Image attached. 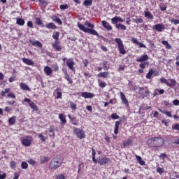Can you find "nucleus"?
Segmentation results:
<instances>
[{"label": "nucleus", "instance_id": "f257e3e1", "mask_svg": "<svg viewBox=\"0 0 179 179\" xmlns=\"http://www.w3.org/2000/svg\"><path fill=\"white\" fill-rule=\"evenodd\" d=\"M78 27L82 31H84V33H89V34H92V36H96V37L100 38V35L99 34V33L96 32V30L93 29H94V24H90L89 21H86L84 23V25L78 22Z\"/></svg>", "mask_w": 179, "mask_h": 179}, {"label": "nucleus", "instance_id": "f03ea898", "mask_svg": "<svg viewBox=\"0 0 179 179\" xmlns=\"http://www.w3.org/2000/svg\"><path fill=\"white\" fill-rule=\"evenodd\" d=\"M164 145V140L157 137H152L149 143V146L152 148H160Z\"/></svg>", "mask_w": 179, "mask_h": 179}, {"label": "nucleus", "instance_id": "7ed1b4c3", "mask_svg": "<svg viewBox=\"0 0 179 179\" xmlns=\"http://www.w3.org/2000/svg\"><path fill=\"white\" fill-rule=\"evenodd\" d=\"M61 164H62V159H61V156L57 155L51 160L49 167L50 170H57Z\"/></svg>", "mask_w": 179, "mask_h": 179}, {"label": "nucleus", "instance_id": "20e7f679", "mask_svg": "<svg viewBox=\"0 0 179 179\" xmlns=\"http://www.w3.org/2000/svg\"><path fill=\"white\" fill-rule=\"evenodd\" d=\"M115 41L117 44L119 52L120 54H122V55H125L127 53V50H125V48H124V44L122 43V41H121L120 38H117L115 39Z\"/></svg>", "mask_w": 179, "mask_h": 179}, {"label": "nucleus", "instance_id": "39448f33", "mask_svg": "<svg viewBox=\"0 0 179 179\" xmlns=\"http://www.w3.org/2000/svg\"><path fill=\"white\" fill-rule=\"evenodd\" d=\"M74 134L79 138V139H84V138H86V134H85V131L80 130L78 128H75L73 129Z\"/></svg>", "mask_w": 179, "mask_h": 179}, {"label": "nucleus", "instance_id": "423d86ee", "mask_svg": "<svg viewBox=\"0 0 179 179\" xmlns=\"http://www.w3.org/2000/svg\"><path fill=\"white\" fill-rule=\"evenodd\" d=\"M31 141H33V137L31 136H27L25 138L22 140V144L23 146L29 147L31 145Z\"/></svg>", "mask_w": 179, "mask_h": 179}, {"label": "nucleus", "instance_id": "0eeeda50", "mask_svg": "<svg viewBox=\"0 0 179 179\" xmlns=\"http://www.w3.org/2000/svg\"><path fill=\"white\" fill-rule=\"evenodd\" d=\"M66 65H67L68 68H69V69H71V71H73V72H75L76 69L73 66L75 65V62H73V59H67Z\"/></svg>", "mask_w": 179, "mask_h": 179}, {"label": "nucleus", "instance_id": "6e6552de", "mask_svg": "<svg viewBox=\"0 0 179 179\" xmlns=\"http://www.w3.org/2000/svg\"><path fill=\"white\" fill-rule=\"evenodd\" d=\"M111 22L113 23V24H115L116 26L117 24V23L118 22H120V23L124 22V20H122L121 17L115 16L111 19Z\"/></svg>", "mask_w": 179, "mask_h": 179}, {"label": "nucleus", "instance_id": "1a4fd4ad", "mask_svg": "<svg viewBox=\"0 0 179 179\" xmlns=\"http://www.w3.org/2000/svg\"><path fill=\"white\" fill-rule=\"evenodd\" d=\"M81 96L84 97V99H93V97H94V94L90 92H83Z\"/></svg>", "mask_w": 179, "mask_h": 179}, {"label": "nucleus", "instance_id": "9d476101", "mask_svg": "<svg viewBox=\"0 0 179 179\" xmlns=\"http://www.w3.org/2000/svg\"><path fill=\"white\" fill-rule=\"evenodd\" d=\"M110 162V159L108 158H101L98 160V163L99 164H100L101 166H103L104 164H107V163H108Z\"/></svg>", "mask_w": 179, "mask_h": 179}, {"label": "nucleus", "instance_id": "9b49d317", "mask_svg": "<svg viewBox=\"0 0 179 179\" xmlns=\"http://www.w3.org/2000/svg\"><path fill=\"white\" fill-rule=\"evenodd\" d=\"M102 26L107 30H113V27L107 21H101Z\"/></svg>", "mask_w": 179, "mask_h": 179}, {"label": "nucleus", "instance_id": "f8f14e48", "mask_svg": "<svg viewBox=\"0 0 179 179\" xmlns=\"http://www.w3.org/2000/svg\"><path fill=\"white\" fill-rule=\"evenodd\" d=\"M53 48H55V51H61L62 50V47L59 45V41H55L52 44Z\"/></svg>", "mask_w": 179, "mask_h": 179}, {"label": "nucleus", "instance_id": "ddd939ff", "mask_svg": "<svg viewBox=\"0 0 179 179\" xmlns=\"http://www.w3.org/2000/svg\"><path fill=\"white\" fill-rule=\"evenodd\" d=\"M44 72L47 76H50V75H52V69L48 66H46L44 68Z\"/></svg>", "mask_w": 179, "mask_h": 179}, {"label": "nucleus", "instance_id": "4468645a", "mask_svg": "<svg viewBox=\"0 0 179 179\" xmlns=\"http://www.w3.org/2000/svg\"><path fill=\"white\" fill-rule=\"evenodd\" d=\"M149 59V56L148 55H143L141 57L140 59H137V62H145V61H148Z\"/></svg>", "mask_w": 179, "mask_h": 179}, {"label": "nucleus", "instance_id": "2eb2a0df", "mask_svg": "<svg viewBox=\"0 0 179 179\" xmlns=\"http://www.w3.org/2000/svg\"><path fill=\"white\" fill-rule=\"evenodd\" d=\"M22 62L24 64H27V65H34V62H33L31 59L27 58H22Z\"/></svg>", "mask_w": 179, "mask_h": 179}, {"label": "nucleus", "instance_id": "dca6fc26", "mask_svg": "<svg viewBox=\"0 0 179 179\" xmlns=\"http://www.w3.org/2000/svg\"><path fill=\"white\" fill-rule=\"evenodd\" d=\"M120 97H121V100H122V103L126 105H128V100L125 97V95L124 94L123 92H120Z\"/></svg>", "mask_w": 179, "mask_h": 179}, {"label": "nucleus", "instance_id": "f3484780", "mask_svg": "<svg viewBox=\"0 0 179 179\" xmlns=\"http://www.w3.org/2000/svg\"><path fill=\"white\" fill-rule=\"evenodd\" d=\"M153 29H155L156 31H162V29H163V24H157L153 27Z\"/></svg>", "mask_w": 179, "mask_h": 179}, {"label": "nucleus", "instance_id": "a211bd4d", "mask_svg": "<svg viewBox=\"0 0 179 179\" xmlns=\"http://www.w3.org/2000/svg\"><path fill=\"white\" fill-rule=\"evenodd\" d=\"M170 82L171 83L168 82L169 87H174V86L177 85V81H176L174 79H170Z\"/></svg>", "mask_w": 179, "mask_h": 179}, {"label": "nucleus", "instance_id": "6ab92c4d", "mask_svg": "<svg viewBox=\"0 0 179 179\" xmlns=\"http://www.w3.org/2000/svg\"><path fill=\"white\" fill-rule=\"evenodd\" d=\"M108 75H110V73L107 72H101L98 74L99 78H108Z\"/></svg>", "mask_w": 179, "mask_h": 179}, {"label": "nucleus", "instance_id": "aec40b11", "mask_svg": "<svg viewBox=\"0 0 179 179\" xmlns=\"http://www.w3.org/2000/svg\"><path fill=\"white\" fill-rule=\"evenodd\" d=\"M45 27H47V29H52V30H55V29H57V27L52 22L47 24Z\"/></svg>", "mask_w": 179, "mask_h": 179}, {"label": "nucleus", "instance_id": "412c9836", "mask_svg": "<svg viewBox=\"0 0 179 179\" xmlns=\"http://www.w3.org/2000/svg\"><path fill=\"white\" fill-rule=\"evenodd\" d=\"M8 122L10 124V125H15L16 123V116H13L12 117L9 118Z\"/></svg>", "mask_w": 179, "mask_h": 179}, {"label": "nucleus", "instance_id": "4be33fe9", "mask_svg": "<svg viewBox=\"0 0 179 179\" xmlns=\"http://www.w3.org/2000/svg\"><path fill=\"white\" fill-rule=\"evenodd\" d=\"M136 157L141 166H145V161L142 160V157H141V156L136 155Z\"/></svg>", "mask_w": 179, "mask_h": 179}, {"label": "nucleus", "instance_id": "5701e85b", "mask_svg": "<svg viewBox=\"0 0 179 179\" xmlns=\"http://www.w3.org/2000/svg\"><path fill=\"white\" fill-rule=\"evenodd\" d=\"M20 87H21V89H22V90H26V91L30 90V88H29V86H27V85H26L24 83H22L20 84Z\"/></svg>", "mask_w": 179, "mask_h": 179}, {"label": "nucleus", "instance_id": "b1692460", "mask_svg": "<svg viewBox=\"0 0 179 179\" xmlns=\"http://www.w3.org/2000/svg\"><path fill=\"white\" fill-rule=\"evenodd\" d=\"M29 106L31 107V108H32V110H34V111H38V108L37 107V105L34 102H31L29 103Z\"/></svg>", "mask_w": 179, "mask_h": 179}, {"label": "nucleus", "instance_id": "393cba45", "mask_svg": "<svg viewBox=\"0 0 179 179\" xmlns=\"http://www.w3.org/2000/svg\"><path fill=\"white\" fill-rule=\"evenodd\" d=\"M59 118L62 124H66V119H65V115L64 114H59Z\"/></svg>", "mask_w": 179, "mask_h": 179}, {"label": "nucleus", "instance_id": "a878e982", "mask_svg": "<svg viewBox=\"0 0 179 179\" xmlns=\"http://www.w3.org/2000/svg\"><path fill=\"white\" fill-rule=\"evenodd\" d=\"M129 145H132V141L130 139L123 142V148H127L129 146Z\"/></svg>", "mask_w": 179, "mask_h": 179}, {"label": "nucleus", "instance_id": "bb28decb", "mask_svg": "<svg viewBox=\"0 0 179 179\" xmlns=\"http://www.w3.org/2000/svg\"><path fill=\"white\" fill-rule=\"evenodd\" d=\"M115 130H114V134H115V135H117L118 134V128H120V121H117L115 122Z\"/></svg>", "mask_w": 179, "mask_h": 179}, {"label": "nucleus", "instance_id": "cd10ccee", "mask_svg": "<svg viewBox=\"0 0 179 179\" xmlns=\"http://www.w3.org/2000/svg\"><path fill=\"white\" fill-rule=\"evenodd\" d=\"M115 27L116 29H121V30H127V27L122 24H117Z\"/></svg>", "mask_w": 179, "mask_h": 179}, {"label": "nucleus", "instance_id": "c85d7f7f", "mask_svg": "<svg viewBox=\"0 0 179 179\" xmlns=\"http://www.w3.org/2000/svg\"><path fill=\"white\" fill-rule=\"evenodd\" d=\"M52 20L53 22H56V23H58V24H60V25L62 24V21L61 20V19H59L57 16L53 17Z\"/></svg>", "mask_w": 179, "mask_h": 179}, {"label": "nucleus", "instance_id": "c756f323", "mask_svg": "<svg viewBox=\"0 0 179 179\" xmlns=\"http://www.w3.org/2000/svg\"><path fill=\"white\" fill-rule=\"evenodd\" d=\"M17 24H18L19 26H24V20H23L22 18H18L17 20Z\"/></svg>", "mask_w": 179, "mask_h": 179}, {"label": "nucleus", "instance_id": "7c9ffc66", "mask_svg": "<svg viewBox=\"0 0 179 179\" xmlns=\"http://www.w3.org/2000/svg\"><path fill=\"white\" fill-rule=\"evenodd\" d=\"M92 3H93V0H85L83 2V5L85 6H90V5H92Z\"/></svg>", "mask_w": 179, "mask_h": 179}, {"label": "nucleus", "instance_id": "2f4dec72", "mask_svg": "<svg viewBox=\"0 0 179 179\" xmlns=\"http://www.w3.org/2000/svg\"><path fill=\"white\" fill-rule=\"evenodd\" d=\"M145 17H148V19H153V15L149 11L145 12Z\"/></svg>", "mask_w": 179, "mask_h": 179}, {"label": "nucleus", "instance_id": "473e14b6", "mask_svg": "<svg viewBox=\"0 0 179 179\" xmlns=\"http://www.w3.org/2000/svg\"><path fill=\"white\" fill-rule=\"evenodd\" d=\"M48 160H50L48 157H43L41 159V164H44V163H48Z\"/></svg>", "mask_w": 179, "mask_h": 179}, {"label": "nucleus", "instance_id": "72a5a7b5", "mask_svg": "<svg viewBox=\"0 0 179 179\" xmlns=\"http://www.w3.org/2000/svg\"><path fill=\"white\" fill-rule=\"evenodd\" d=\"M162 44L164 45H166V48L167 49V50H170L171 48V45H170V44H169V42L168 41H162Z\"/></svg>", "mask_w": 179, "mask_h": 179}, {"label": "nucleus", "instance_id": "f704fd0d", "mask_svg": "<svg viewBox=\"0 0 179 179\" xmlns=\"http://www.w3.org/2000/svg\"><path fill=\"white\" fill-rule=\"evenodd\" d=\"M21 167H22V169H23L24 170H26V169H28L29 164H27V162H22V164H21Z\"/></svg>", "mask_w": 179, "mask_h": 179}, {"label": "nucleus", "instance_id": "c9c22d12", "mask_svg": "<svg viewBox=\"0 0 179 179\" xmlns=\"http://www.w3.org/2000/svg\"><path fill=\"white\" fill-rule=\"evenodd\" d=\"M154 72L155 71L153 70H152V69L150 70L149 72L146 75L147 79H150L152 78V75H153Z\"/></svg>", "mask_w": 179, "mask_h": 179}, {"label": "nucleus", "instance_id": "e433bc0d", "mask_svg": "<svg viewBox=\"0 0 179 179\" xmlns=\"http://www.w3.org/2000/svg\"><path fill=\"white\" fill-rule=\"evenodd\" d=\"M36 23L38 26H41L43 24V21L39 17L36 18Z\"/></svg>", "mask_w": 179, "mask_h": 179}, {"label": "nucleus", "instance_id": "4c0bfd02", "mask_svg": "<svg viewBox=\"0 0 179 179\" xmlns=\"http://www.w3.org/2000/svg\"><path fill=\"white\" fill-rule=\"evenodd\" d=\"M65 79H66V80H68L71 84L73 82L72 78L69 77V76L68 75V73H65Z\"/></svg>", "mask_w": 179, "mask_h": 179}, {"label": "nucleus", "instance_id": "58836bf2", "mask_svg": "<svg viewBox=\"0 0 179 179\" xmlns=\"http://www.w3.org/2000/svg\"><path fill=\"white\" fill-rule=\"evenodd\" d=\"M56 92L57 93V99H62V93L59 92V89H57Z\"/></svg>", "mask_w": 179, "mask_h": 179}, {"label": "nucleus", "instance_id": "ea45409f", "mask_svg": "<svg viewBox=\"0 0 179 179\" xmlns=\"http://www.w3.org/2000/svg\"><path fill=\"white\" fill-rule=\"evenodd\" d=\"M52 37L55 40H58L59 38V32H55L53 35Z\"/></svg>", "mask_w": 179, "mask_h": 179}, {"label": "nucleus", "instance_id": "a19ab883", "mask_svg": "<svg viewBox=\"0 0 179 179\" xmlns=\"http://www.w3.org/2000/svg\"><path fill=\"white\" fill-rule=\"evenodd\" d=\"M145 65H147V66H149V62H144L140 64V68H141V69H145Z\"/></svg>", "mask_w": 179, "mask_h": 179}, {"label": "nucleus", "instance_id": "79ce46f5", "mask_svg": "<svg viewBox=\"0 0 179 179\" xmlns=\"http://www.w3.org/2000/svg\"><path fill=\"white\" fill-rule=\"evenodd\" d=\"M103 69L105 71H108V69H110V66H107V62H103Z\"/></svg>", "mask_w": 179, "mask_h": 179}, {"label": "nucleus", "instance_id": "37998d69", "mask_svg": "<svg viewBox=\"0 0 179 179\" xmlns=\"http://www.w3.org/2000/svg\"><path fill=\"white\" fill-rule=\"evenodd\" d=\"M160 82L162 83H164L165 85H166V86H168V85H169V81H167V80H166V78H161Z\"/></svg>", "mask_w": 179, "mask_h": 179}, {"label": "nucleus", "instance_id": "c03bdc74", "mask_svg": "<svg viewBox=\"0 0 179 179\" xmlns=\"http://www.w3.org/2000/svg\"><path fill=\"white\" fill-rule=\"evenodd\" d=\"M28 163L29 164H31L32 166H34V165L37 164V162L35 160L31 159L28 160Z\"/></svg>", "mask_w": 179, "mask_h": 179}, {"label": "nucleus", "instance_id": "a18cd8bd", "mask_svg": "<svg viewBox=\"0 0 179 179\" xmlns=\"http://www.w3.org/2000/svg\"><path fill=\"white\" fill-rule=\"evenodd\" d=\"M111 118H113V120H118V118H120V116H118L117 113H113L111 115Z\"/></svg>", "mask_w": 179, "mask_h": 179}, {"label": "nucleus", "instance_id": "49530a36", "mask_svg": "<svg viewBox=\"0 0 179 179\" xmlns=\"http://www.w3.org/2000/svg\"><path fill=\"white\" fill-rule=\"evenodd\" d=\"M70 107L72 110H76V104L73 102H70Z\"/></svg>", "mask_w": 179, "mask_h": 179}, {"label": "nucleus", "instance_id": "de8ad7c7", "mask_svg": "<svg viewBox=\"0 0 179 179\" xmlns=\"http://www.w3.org/2000/svg\"><path fill=\"white\" fill-rule=\"evenodd\" d=\"M157 172L159 174H163V173H164V169L163 168H157Z\"/></svg>", "mask_w": 179, "mask_h": 179}, {"label": "nucleus", "instance_id": "09e8293b", "mask_svg": "<svg viewBox=\"0 0 179 179\" xmlns=\"http://www.w3.org/2000/svg\"><path fill=\"white\" fill-rule=\"evenodd\" d=\"M38 138H40L42 142H45V137L43 134H40Z\"/></svg>", "mask_w": 179, "mask_h": 179}, {"label": "nucleus", "instance_id": "8fccbe9b", "mask_svg": "<svg viewBox=\"0 0 179 179\" xmlns=\"http://www.w3.org/2000/svg\"><path fill=\"white\" fill-rule=\"evenodd\" d=\"M135 23H143V19L142 18H136L134 20Z\"/></svg>", "mask_w": 179, "mask_h": 179}, {"label": "nucleus", "instance_id": "3c124183", "mask_svg": "<svg viewBox=\"0 0 179 179\" xmlns=\"http://www.w3.org/2000/svg\"><path fill=\"white\" fill-rule=\"evenodd\" d=\"M60 9H62V10H64L65 9H68V5L67 4H62L60 6Z\"/></svg>", "mask_w": 179, "mask_h": 179}, {"label": "nucleus", "instance_id": "603ef678", "mask_svg": "<svg viewBox=\"0 0 179 179\" xmlns=\"http://www.w3.org/2000/svg\"><path fill=\"white\" fill-rule=\"evenodd\" d=\"M29 43H31L32 45H34V47H36V45H37V41H34V40H29Z\"/></svg>", "mask_w": 179, "mask_h": 179}, {"label": "nucleus", "instance_id": "864d4df0", "mask_svg": "<svg viewBox=\"0 0 179 179\" xmlns=\"http://www.w3.org/2000/svg\"><path fill=\"white\" fill-rule=\"evenodd\" d=\"M159 157L163 159H167V155H166L165 153H162L159 155Z\"/></svg>", "mask_w": 179, "mask_h": 179}, {"label": "nucleus", "instance_id": "5fc2aeb1", "mask_svg": "<svg viewBox=\"0 0 179 179\" xmlns=\"http://www.w3.org/2000/svg\"><path fill=\"white\" fill-rule=\"evenodd\" d=\"M36 47H39V48H41V47H43V43H41V42L36 41Z\"/></svg>", "mask_w": 179, "mask_h": 179}, {"label": "nucleus", "instance_id": "6e6d98bb", "mask_svg": "<svg viewBox=\"0 0 179 179\" xmlns=\"http://www.w3.org/2000/svg\"><path fill=\"white\" fill-rule=\"evenodd\" d=\"M173 106H179V100L178 99L173 100Z\"/></svg>", "mask_w": 179, "mask_h": 179}, {"label": "nucleus", "instance_id": "4d7b16f0", "mask_svg": "<svg viewBox=\"0 0 179 179\" xmlns=\"http://www.w3.org/2000/svg\"><path fill=\"white\" fill-rule=\"evenodd\" d=\"M27 27H30L31 29H33V22L31 21H29L27 22Z\"/></svg>", "mask_w": 179, "mask_h": 179}, {"label": "nucleus", "instance_id": "13d9d810", "mask_svg": "<svg viewBox=\"0 0 179 179\" xmlns=\"http://www.w3.org/2000/svg\"><path fill=\"white\" fill-rule=\"evenodd\" d=\"M10 167H11V169H15L16 167V162H10Z\"/></svg>", "mask_w": 179, "mask_h": 179}, {"label": "nucleus", "instance_id": "bf43d9fd", "mask_svg": "<svg viewBox=\"0 0 179 179\" xmlns=\"http://www.w3.org/2000/svg\"><path fill=\"white\" fill-rule=\"evenodd\" d=\"M148 96H149V90H145V94L142 96V98L144 99L145 97H148Z\"/></svg>", "mask_w": 179, "mask_h": 179}, {"label": "nucleus", "instance_id": "052dcab7", "mask_svg": "<svg viewBox=\"0 0 179 179\" xmlns=\"http://www.w3.org/2000/svg\"><path fill=\"white\" fill-rule=\"evenodd\" d=\"M8 97H10L11 99H16V96H15L13 93L8 94Z\"/></svg>", "mask_w": 179, "mask_h": 179}, {"label": "nucleus", "instance_id": "680f3d73", "mask_svg": "<svg viewBox=\"0 0 179 179\" xmlns=\"http://www.w3.org/2000/svg\"><path fill=\"white\" fill-rule=\"evenodd\" d=\"M50 132V136H54V129H50L49 130Z\"/></svg>", "mask_w": 179, "mask_h": 179}, {"label": "nucleus", "instance_id": "e2e57ef3", "mask_svg": "<svg viewBox=\"0 0 179 179\" xmlns=\"http://www.w3.org/2000/svg\"><path fill=\"white\" fill-rule=\"evenodd\" d=\"M6 173H3L2 175L0 174V179H6Z\"/></svg>", "mask_w": 179, "mask_h": 179}, {"label": "nucleus", "instance_id": "0e129e2a", "mask_svg": "<svg viewBox=\"0 0 179 179\" xmlns=\"http://www.w3.org/2000/svg\"><path fill=\"white\" fill-rule=\"evenodd\" d=\"M164 114H166L167 115V117H171V113L165 110V112L164 113Z\"/></svg>", "mask_w": 179, "mask_h": 179}, {"label": "nucleus", "instance_id": "69168bd1", "mask_svg": "<svg viewBox=\"0 0 179 179\" xmlns=\"http://www.w3.org/2000/svg\"><path fill=\"white\" fill-rule=\"evenodd\" d=\"M173 129H176V131H179V124H176L174 127H173Z\"/></svg>", "mask_w": 179, "mask_h": 179}, {"label": "nucleus", "instance_id": "338daca9", "mask_svg": "<svg viewBox=\"0 0 179 179\" xmlns=\"http://www.w3.org/2000/svg\"><path fill=\"white\" fill-rule=\"evenodd\" d=\"M159 8H160L161 10H162V11H164V10H166V9H167V8L164 6H160Z\"/></svg>", "mask_w": 179, "mask_h": 179}, {"label": "nucleus", "instance_id": "774afa93", "mask_svg": "<svg viewBox=\"0 0 179 179\" xmlns=\"http://www.w3.org/2000/svg\"><path fill=\"white\" fill-rule=\"evenodd\" d=\"M13 179H19V174L17 173L14 174Z\"/></svg>", "mask_w": 179, "mask_h": 179}]
</instances>
